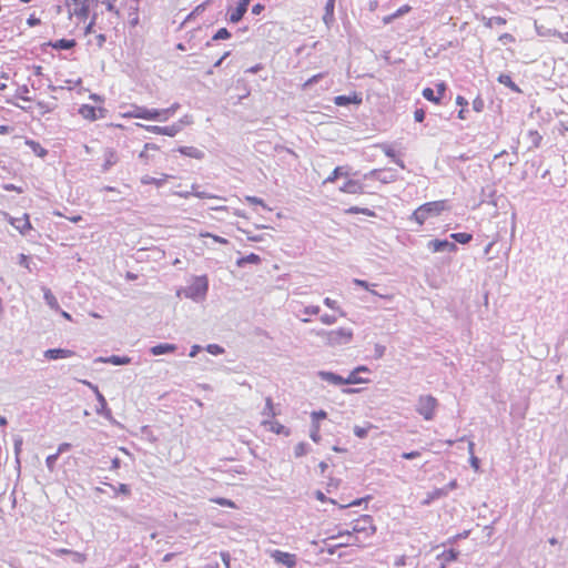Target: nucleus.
I'll return each instance as SVG.
<instances>
[{
	"mask_svg": "<svg viewBox=\"0 0 568 568\" xmlns=\"http://www.w3.org/2000/svg\"><path fill=\"white\" fill-rule=\"evenodd\" d=\"M179 109V104H173L168 109H146L144 106H134L132 111L124 114L126 118L151 120V121H166Z\"/></svg>",
	"mask_w": 568,
	"mask_h": 568,
	"instance_id": "nucleus-1",
	"label": "nucleus"
},
{
	"mask_svg": "<svg viewBox=\"0 0 568 568\" xmlns=\"http://www.w3.org/2000/svg\"><path fill=\"white\" fill-rule=\"evenodd\" d=\"M447 209V201L445 200L427 202L418 206L413 212L412 220L418 223V225H423L427 219L430 216H438Z\"/></svg>",
	"mask_w": 568,
	"mask_h": 568,
	"instance_id": "nucleus-2",
	"label": "nucleus"
},
{
	"mask_svg": "<svg viewBox=\"0 0 568 568\" xmlns=\"http://www.w3.org/2000/svg\"><path fill=\"white\" fill-rule=\"evenodd\" d=\"M99 0H67L65 6L70 18L75 17L81 21H85L89 16L91 8L97 6Z\"/></svg>",
	"mask_w": 568,
	"mask_h": 568,
	"instance_id": "nucleus-3",
	"label": "nucleus"
},
{
	"mask_svg": "<svg viewBox=\"0 0 568 568\" xmlns=\"http://www.w3.org/2000/svg\"><path fill=\"white\" fill-rule=\"evenodd\" d=\"M438 400L432 395L419 396L416 410L425 420H432L435 417Z\"/></svg>",
	"mask_w": 568,
	"mask_h": 568,
	"instance_id": "nucleus-4",
	"label": "nucleus"
},
{
	"mask_svg": "<svg viewBox=\"0 0 568 568\" xmlns=\"http://www.w3.org/2000/svg\"><path fill=\"white\" fill-rule=\"evenodd\" d=\"M322 335L326 339L327 344L332 346L346 344L351 342L353 337L352 331L347 328L332 329L324 332Z\"/></svg>",
	"mask_w": 568,
	"mask_h": 568,
	"instance_id": "nucleus-5",
	"label": "nucleus"
},
{
	"mask_svg": "<svg viewBox=\"0 0 568 568\" xmlns=\"http://www.w3.org/2000/svg\"><path fill=\"white\" fill-rule=\"evenodd\" d=\"M375 527L373 525L372 517L368 515L359 516L353 525L352 531L354 535L358 532H365L366 535H373Z\"/></svg>",
	"mask_w": 568,
	"mask_h": 568,
	"instance_id": "nucleus-6",
	"label": "nucleus"
},
{
	"mask_svg": "<svg viewBox=\"0 0 568 568\" xmlns=\"http://www.w3.org/2000/svg\"><path fill=\"white\" fill-rule=\"evenodd\" d=\"M271 557L274 559L275 562L281 564L287 568H294L297 562L295 554L285 552L277 549L271 552Z\"/></svg>",
	"mask_w": 568,
	"mask_h": 568,
	"instance_id": "nucleus-7",
	"label": "nucleus"
},
{
	"mask_svg": "<svg viewBox=\"0 0 568 568\" xmlns=\"http://www.w3.org/2000/svg\"><path fill=\"white\" fill-rule=\"evenodd\" d=\"M336 539H342V541H337L333 544V547H346L354 546L358 544V538L351 531L339 532L337 536H331L327 540L334 541Z\"/></svg>",
	"mask_w": 568,
	"mask_h": 568,
	"instance_id": "nucleus-8",
	"label": "nucleus"
},
{
	"mask_svg": "<svg viewBox=\"0 0 568 568\" xmlns=\"http://www.w3.org/2000/svg\"><path fill=\"white\" fill-rule=\"evenodd\" d=\"M9 223L18 230L21 234H27L31 229L29 215L24 213L21 217H9Z\"/></svg>",
	"mask_w": 568,
	"mask_h": 568,
	"instance_id": "nucleus-9",
	"label": "nucleus"
},
{
	"mask_svg": "<svg viewBox=\"0 0 568 568\" xmlns=\"http://www.w3.org/2000/svg\"><path fill=\"white\" fill-rule=\"evenodd\" d=\"M80 115L89 121H95L97 119L102 116L103 109L95 108L91 104H82L79 109Z\"/></svg>",
	"mask_w": 568,
	"mask_h": 568,
	"instance_id": "nucleus-10",
	"label": "nucleus"
},
{
	"mask_svg": "<svg viewBox=\"0 0 568 568\" xmlns=\"http://www.w3.org/2000/svg\"><path fill=\"white\" fill-rule=\"evenodd\" d=\"M342 193L346 194H364V185L358 180L347 179L339 187Z\"/></svg>",
	"mask_w": 568,
	"mask_h": 568,
	"instance_id": "nucleus-11",
	"label": "nucleus"
},
{
	"mask_svg": "<svg viewBox=\"0 0 568 568\" xmlns=\"http://www.w3.org/2000/svg\"><path fill=\"white\" fill-rule=\"evenodd\" d=\"M250 0H239L236 8L230 11L229 21L232 23H237L242 20L243 16L247 11V6Z\"/></svg>",
	"mask_w": 568,
	"mask_h": 568,
	"instance_id": "nucleus-12",
	"label": "nucleus"
},
{
	"mask_svg": "<svg viewBox=\"0 0 568 568\" xmlns=\"http://www.w3.org/2000/svg\"><path fill=\"white\" fill-rule=\"evenodd\" d=\"M139 125L142 126V124H139ZM143 128L151 133L168 135V136H174L180 131V128L174 124L170 125V126L143 125Z\"/></svg>",
	"mask_w": 568,
	"mask_h": 568,
	"instance_id": "nucleus-13",
	"label": "nucleus"
},
{
	"mask_svg": "<svg viewBox=\"0 0 568 568\" xmlns=\"http://www.w3.org/2000/svg\"><path fill=\"white\" fill-rule=\"evenodd\" d=\"M262 425L267 428L270 432L276 434V435H290V429L285 427L283 424H281L278 420L273 419H263Z\"/></svg>",
	"mask_w": 568,
	"mask_h": 568,
	"instance_id": "nucleus-14",
	"label": "nucleus"
},
{
	"mask_svg": "<svg viewBox=\"0 0 568 568\" xmlns=\"http://www.w3.org/2000/svg\"><path fill=\"white\" fill-rule=\"evenodd\" d=\"M363 101L361 93L353 92L349 95H337L334 98V103L337 106H344L348 104H361Z\"/></svg>",
	"mask_w": 568,
	"mask_h": 568,
	"instance_id": "nucleus-15",
	"label": "nucleus"
},
{
	"mask_svg": "<svg viewBox=\"0 0 568 568\" xmlns=\"http://www.w3.org/2000/svg\"><path fill=\"white\" fill-rule=\"evenodd\" d=\"M48 359L69 358L74 356V352L65 348H51L44 352Z\"/></svg>",
	"mask_w": 568,
	"mask_h": 568,
	"instance_id": "nucleus-16",
	"label": "nucleus"
},
{
	"mask_svg": "<svg viewBox=\"0 0 568 568\" xmlns=\"http://www.w3.org/2000/svg\"><path fill=\"white\" fill-rule=\"evenodd\" d=\"M349 174L348 166H336L331 174L323 181L324 184L334 183L339 178H347Z\"/></svg>",
	"mask_w": 568,
	"mask_h": 568,
	"instance_id": "nucleus-17",
	"label": "nucleus"
},
{
	"mask_svg": "<svg viewBox=\"0 0 568 568\" xmlns=\"http://www.w3.org/2000/svg\"><path fill=\"white\" fill-rule=\"evenodd\" d=\"M158 151H159V146L156 144L145 143L143 146V150L139 154V158L144 164H149L153 159V155L151 154V152H158Z\"/></svg>",
	"mask_w": 568,
	"mask_h": 568,
	"instance_id": "nucleus-18",
	"label": "nucleus"
},
{
	"mask_svg": "<svg viewBox=\"0 0 568 568\" xmlns=\"http://www.w3.org/2000/svg\"><path fill=\"white\" fill-rule=\"evenodd\" d=\"M49 45L55 50H69L77 45L74 39H60L49 42Z\"/></svg>",
	"mask_w": 568,
	"mask_h": 568,
	"instance_id": "nucleus-19",
	"label": "nucleus"
},
{
	"mask_svg": "<svg viewBox=\"0 0 568 568\" xmlns=\"http://www.w3.org/2000/svg\"><path fill=\"white\" fill-rule=\"evenodd\" d=\"M103 158H104L103 166L105 169L111 168L112 165L116 164L119 161V154L114 149H106L103 153Z\"/></svg>",
	"mask_w": 568,
	"mask_h": 568,
	"instance_id": "nucleus-20",
	"label": "nucleus"
},
{
	"mask_svg": "<svg viewBox=\"0 0 568 568\" xmlns=\"http://www.w3.org/2000/svg\"><path fill=\"white\" fill-rule=\"evenodd\" d=\"M429 247L433 250V252H440L445 248L455 250L456 246L454 243H450L446 240H434L429 242Z\"/></svg>",
	"mask_w": 568,
	"mask_h": 568,
	"instance_id": "nucleus-21",
	"label": "nucleus"
},
{
	"mask_svg": "<svg viewBox=\"0 0 568 568\" xmlns=\"http://www.w3.org/2000/svg\"><path fill=\"white\" fill-rule=\"evenodd\" d=\"M264 419H273L277 415L273 399L271 397L265 398V406L262 412Z\"/></svg>",
	"mask_w": 568,
	"mask_h": 568,
	"instance_id": "nucleus-22",
	"label": "nucleus"
},
{
	"mask_svg": "<svg viewBox=\"0 0 568 568\" xmlns=\"http://www.w3.org/2000/svg\"><path fill=\"white\" fill-rule=\"evenodd\" d=\"M334 9H335V0H327L325 4V13L323 20L325 24H331L334 21Z\"/></svg>",
	"mask_w": 568,
	"mask_h": 568,
	"instance_id": "nucleus-23",
	"label": "nucleus"
},
{
	"mask_svg": "<svg viewBox=\"0 0 568 568\" xmlns=\"http://www.w3.org/2000/svg\"><path fill=\"white\" fill-rule=\"evenodd\" d=\"M168 180V175L166 174H162L161 178L156 179V178H152L150 175H145L141 179V183L144 184V185H156V186H161L164 184V182Z\"/></svg>",
	"mask_w": 568,
	"mask_h": 568,
	"instance_id": "nucleus-24",
	"label": "nucleus"
},
{
	"mask_svg": "<svg viewBox=\"0 0 568 568\" xmlns=\"http://www.w3.org/2000/svg\"><path fill=\"white\" fill-rule=\"evenodd\" d=\"M367 368L365 366L357 367L353 372L349 373L347 378H345V384H358L363 383L364 381L358 377L359 372H366Z\"/></svg>",
	"mask_w": 568,
	"mask_h": 568,
	"instance_id": "nucleus-25",
	"label": "nucleus"
},
{
	"mask_svg": "<svg viewBox=\"0 0 568 568\" xmlns=\"http://www.w3.org/2000/svg\"><path fill=\"white\" fill-rule=\"evenodd\" d=\"M175 351V346L173 344H159L151 348V353L153 355H161L165 353H172Z\"/></svg>",
	"mask_w": 568,
	"mask_h": 568,
	"instance_id": "nucleus-26",
	"label": "nucleus"
},
{
	"mask_svg": "<svg viewBox=\"0 0 568 568\" xmlns=\"http://www.w3.org/2000/svg\"><path fill=\"white\" fill-rule=\"evenodd\" d=\"M43 297L47 302V304L53 308V310H59V303H58V300L57 297L54 296V294L51 292V290L49 288H43Z\"/></svg>",
	"mask_w": 568,
	"mask_h": 568,
	"instance_id": "nucleus-27",
	"label": "nucleus"
},
{
	"mask_svg": "<svg viewBox=\"0 0 568 568\" xmlns=\"http://www.w3.org/2000/svg\"><path fill=\"white\" fill-rule=\"evenodd\" d=\"M498 82L508 87L510 90H513L515 92L520 91L519 88L517 87V84L511 80V77L508 74H505V73L499 74Z\"/></svg>",
	"mask_w": 568,
	"mask_h": 568,
	"instance_id": "nucleus-28",
	"label": "nucleus"
},
{
	"mask_svg": "<svg viewBox=\"0 0 568 568\" xmlns=\"http://www.w3.org/2000/svg\"><path fill=\"white\" fill-rule=\"evenodd\" d=\"M321 375L325 381L331 382L333 384H336V385L345 384V378H343L334 373L326 372V373H322Z\"/></svg>",
	"mask_w": 568,
	"mask_h": 568,
	"instance_id": "nucleus-29",
	"label": "nucleus"
},
{
	"mask_svg": "<svg viewBox=\"0 0 568 568\" xmlns=\"http://www.w3.org/2000/svg\"><path fill=\"white\" fill-rule=\"evenodd\" d=\"M383 152L385 153V155H387L388 158L393 159V161L398 166H400L402 169L405 168L404 162L400 159L396 158V153H395L394 148H392L389 145H385V146H383Z\"/></svg>",
	"mask_w": 568,
	"mask_h": 568,
	"instance_id": "nucleus-30",
	"label": "nucleus"
},
{
	"mask_svg": "<svg viewBox=\"0 0 568 568\" xmlns=\"http://www.w3.org/2000/svg\"><path fill=\"white\" fill-rule=\"evenodd\" d=\"M423 97L435 104H440L442 100L440 97L434 93V90L432 88H425L422 92Z\"/></svg>",
	"mask_w": 568,
	"mask_h": 568,
	"instance_id": "nucleus-31",
	"label": "nucleus"
},
{
	"mask_svg": "<svg viewBox=\"0 0 568 568\" xmlns=\"http://www.w3.org/2000/svg\"><path fill=\"white\" fill-rule=\"evenodd\" d=\"M446 494H447V489H445V488L435 489L434 491H432L427 495V498L425 499L424 504L428 505L430 501L438 499V498L445 496Z\"/></svg>",
	"mask_w": 568,
	"mask_h": 568,
	"instance_id": "nucleus-32",
	"label": "nucleus"
},
{
	"mask_svg": "<svg viewBox=\"0 0 568 568\" xmlns=\"http://www.w3.org/2000/svg\"><path fill=\"white\" fill-rule=\"evenodd\" d=\"M347 214H364L366 216H375V213L367 207L352 206L345 211Z\"/></svg>",
	"mask_w": 568,
	"mask_h": 568,
	"instance_id": "nucleus-33",
	"label": "nucleus"
},
{
	"mask_svg": "<svg viewBox=\"0 0 568 568\" xmlns=\"http://www.w3.org/2000/svg\"><path fill=\"white\" fill-rule=\"evenodd\" d=\"M506 22V19L503 17L484 18V24L487 28H491L494 24L504 26Z\"/></svg>",
	"mask_w": 568,
	"mask_h": 568,
	"instance_id": "nucleus-34",
	"label": "nucleus"
},
{
	"mask_svg": "<svg viewBox=\"0 0 568 568\" xmlns=\"http://www.w3.org/2000/svg\"><path fill=\"white\" fill-rule=\"evenodd\" d=\"M452 239H454L456 242L460 244H467L471 241L473 236L469 233L460 232V233H453Z\"/></svg>",
	"mask_w": 568,
	"mask_h": 568,
	"instance_id": "nucleus-35",
	"label": "nucleus"
},
{
	"mask_svg": "<svg viewBox=\"0 0 568 568\" xmlns=\"http://www.w3.org/2000/svg\"><path fill=\"white\" fill-rule=\"evenodd\" d=\"M212 501L220 506H224V507H229V508H236L235 503L230 499H226V498L216 497V498H213Z\"/></svg>",
	"mask_w": 568,
	"mask_h": 568,
	"instance_id": "nucleus-36",
	"label": "nucleus"
},
{
	"mask_svg": "<svg viewBox=\"0 0 568 568\" xmlns=\"http://www.w3.org/2000/svg\"><path fill=\"white\" fill-rule=\"evenodd\" d=\"M104 362L111 363V364H114V365H124V364H129L130 363V358L129 357L112 356V357L105 359Z\"/></svg>",
	"mask_w": 568,
	"mask_h": 568,
	"instance_id": "nucleus-37",
	"label": "nucleus"
},
{
	"mask_svg": "<svg viewBox=\"0 0 568 568\" xmlns=\"http://www.w3.org/2000/svg\"><path fill=\"white\" fill-rule=\"evenodd\" d=\"M231 37V33L226 28H221L216 31V33L213 36L214 40H224L229 39Z\"/></svg>",
	"mask_w": 568,
	"mask_h": 568,
	"instance_id": "nucleus-38",
	"label": "nucleus"
},
{
	"mask_svg": "<svg viewBox=\"0 0 568 568\" xmlns=\"http://www.w3.org/2000/svg\"><path fill=\"white\" fill-rule=\"evenodd\" d=\"M197 189H199V186H196V185L192 186V194L194 196H196L199 199H213L214 197L213 195H211L206 192H203V191H199Z\"/></svg>",
	"mask_w": 568,
	"mask_h": 568,
	"instance_id": "nucleus-39",
	"label": "nucleus"
},
{
	"mask_svg": "<svg viewBox=\"0 0 568 568\" xmlns=\"http://www.w3.org/2000/svg\"><path fill=\"white\" fill-rule=\"evenodd\" d=\"M529 138L531 139L535 146H539L542 140V136L539 134L538 131H529L528 133Z\"/></svg>",
	"mask_w": 568,
	"mask_h": 568,
	"instance_id": "nucleus-40",
	"label": "nucleus"
},
{
	"mask_svg": "<svg viewBox=\"0 0 568 568\" xmlns=\"http://www.w3.org/2000/svg\"><path fill=\"white\" fill-rule=\"evenodd\" d=\"M381 173H382L381 170H373L369 173L365 174L364 178L365 179H377V180H381L382 182L386 183L387 180L384 179V176H381Z\"/></svg>",
	"mask_w": 568,
	"mask_h": 568,
	"instance_id": "nucleus-41",
	"label": "nucleus"
},
{
	"mask_svg": "<svg viewBox=\"0 0 568 568\" xmlns=\"http://www.w3.org/2000/svg\"><path fill=\"white\" fill-rule=\"evenodd\" d=\"M372 426L369 425L368 427H361V426H355L354 427V434L359 437V438H364L367 436V433H368V429L371 428Z\"/></svg>",
	"mask_w": 568,
	"mask_h": 568,
	"instance_id": "nucleus-42",
	"label": "nucleus"
},
{
	"mask_svg": "<svg viewBox=\"0 0 568 568\" xmlns=\"http://www.w3.org/2000/svg\"><path fill=\"white\" fill-rule=\"evenodd\" d=\"M445 561H453L457 558V552L454 549L446 550L442 554Z\"/></svg>",
	"mask_w": 568,
	"mask_h": 568,
	"instance_id": "nucleus-43",
	"label": "nucleus"
},
{
	"mask_svg": "<svg viewBox=\"0 0 568 568\" xmlns=\"http://www.w3.org/2000/svg\"><path fill=\"white\" fill-rule=\"evenodd\" d=\"M498 40L504 43V44H507V43H515L516 39L513 34L510 33H503L499 36Z\"/></svg>",
	"mask_w": 568,
	"mask_h": 568,
	"instance_id": "nucleus-44",
	"label": "nucleus"
},
{
	"mask_svg": "<svg viewBox=\"0 0 568 568\" xmlns=\"http://www.w3.org/2000/svg\"><path fill=\"white\" fill-rule=\"evenodd\" d=\"M412 10V7L408 6V4H404L402 7H399L395 12H394V16L395 18H399L406 13H408L409 11Z\"/></svg>",
	"mask_w": 568,
	"mask_h": 568,
	"instance_id": "nucleus-45",
	"label": "nucleus"
},
{
	"mask_svg": "<svg viewBox=\"0 0 568 568\" xmlns=\"http://www.w3.org/2000/svg\"><path fill=\"white\" fill-rule=\"evenodd\" d=\"M116 1L118 0H102V3L105 4L108 11H110V12L114 11L118 14L119 11L115 10V6H114Z\"/></svg>",
	"mask_w": 568,
	"mask_h": 568,
	"instance_id": "nucleus-46",
	"label": "nucleus"
},
{
	"mask_svg": "<svg viewBox=\"0 0 568 568\" xmlns=\"http://www.w3.org/2000/svg\"><path fill=\"white\" fill-rule=\"evenodd\" d=\"M324 77L323 73H317V74H314L313 77H311L307 81H305V83L303 84V88H306L315 82H317L320 79H322Z\"/></svg>",
	"mask_w": 568,
	"mask_h": 568,
	"instance_id": "nucleus-47",
	"label": "nucleus"
},
{
	"mask_svg": "<svg viewBox=\"0 0 568 568\" xmlns=\"http://www.w3.org/2000/svg\"><path fill=\"white\" fill-rule=\"evenodd\" d=\"M41 23V20L40 18L36 17L34 14H31L28 19H27V24L29 27H37Z\"/></svg>",
	"mask_w": 568,
	"mask_h": 568,
	"instance_id": "nucleus-48",
	"label": "nucleus"
},
{
	"mask_svg": "<svg viewBox=\"0 0 568 568\" xmlns=\"http://www.w3.org/2000/svg\"><path fill=\"white\" fill-rule=\"evenodd\" d=\"M419 456H420V453L418 450H412V452L402 454V458H404V459H415V458H418Z\"/></svg>",
	"mask_w": 568,
	"mask_h": 568,
	"instance_id": "nucleus-49",
	"label": "nucleus"
},
{
	"mask_svg": "<svg viewBox=\"0 0 568 568\" xmlns=\"http://www.w3.org/2000/svg\"><path fill=\"white\" fill-rule=\"evenodd\" d=\"M414 119L417 122H423L425 119V111L423 109H416L414 112Z\"/></svg>",
	"mask_w": 568,
	"mask_h": 568,
	"instance_id": "nucleus-50",
	"label": "nucleus"
},
{
	"mask_svg": "<svg viewBox=\"0 0 568 568\" xmlns=\"http://www.w3.org/2000/svg\"><path fill=\"white\" fill-rule=\"evenodd\" d=\"M57 458L58 454H53L47 457L45 463L49 469H53Z\"/></svg>",
	"mask_w": 568,
	"mask_h": 568,
	"instance_id": "nucleus-51",
	"label": "nucleus"
},
{
	"mask_svg": "<svg viewBox=\"0 0 568 568\" xmlns=\"http://www.w3.org/2000/svg\"><path fill=\"white\" fill-rule=\"evenodd\" d=\"M2 187L6 191H12V192H17V193H22L23 192L22 187L17 186L14 184H4Z\"/></svg>",
	"mask_w": 568,
	"mask_h": 568,
	"instance_id": "nucleus-52",
	"label": "nucleus"
},
{
	"mask_svg": "<svg viewBox=\"0 0 568 568\" xmlns=\"http://www.w3.org/2000/svg\"><path fill=\"white\" fill-rule=\"evenodd\" d=\"M326 412L324 410H318V412H313L312 413V417L314 419V422H318L320 419H324L326 418Z\"/></svg>",
	"mask_w": 568,
	"mask_h": 568,
	"instance_id": "nucleus-53",
	"label": "nucleus"
},
{
	"mask_svg": "<svg viewBox=\"0 0 568 568\" xmlns=\"http://www.w3.org/2000/svg\"><path fill=\"white\" fill-rule=\"evenodd\" d=\"M116 493H120L122 495H130L131 490H130V487L125 484H120L118 489H116Z\"/></svg>",
	"mask_w": 568,
	"mask_h": 568,
	"instance_id": "nucleus-54",
	"label": "nucleus"
},
{
	"mask_svg": "<svg viewBox=\"0 0 568 568\" xmlns=\"http://www.w3.org/2000/svg\"><path fill=\"white\" fill-rule=\"evenodd\" d=\"M246 202L254 204V205H263V200L256 196H246Z\"/></svg>",
	"mask_w": 568,
	"mask_h": 568,
	"instance_id": "nucleus-55",
	"label": "nucleus"
},
{
	"mask_svg": "<svg viewBox=\"0 0 568 568\" xmlns=\"http://www.w3.org/2000/svg\"><path fill=\"white\" fill-rule=\"evenodd\" d=\"M201 236H210L212 237L215 242L217 243H221V244H225L227 241L221 236H217V235H212L210 233H201L200 234Z\"/></svg>",
	"mask_w": 568,
	"mask_h": 568,
	"instance_id": "nucleus-56",
	"label": "nucleus"
},
{
	"mask_svg": "<svg viewBox=\"0 0 568 568\" xmlns=\"http://www.w3.org/2000/svg\"><path fill=\"white\" fill-rule=\"evenodd\" d=\"M436 88H437V95L440 97V100H442L446 92V84L444 82H440L436 85Z\"/></svg>",
	"mask_w": 568,
	"mask_h": 568,
	"instance_id": "nucleus-57",
	"label": "nucleus"
},
{
	"mask_svg": "<svg viewBox=\"0 0 568 568\" xmlns=\"http://www.w3.org/2000/svg\"><path fill=\"white\" fill-rule=\"evenodd\" d=\"M305 453V444L301 443L295 447V455L302 456Z\"/></svg>",
	"mask_w": 568,
	"mask_h": 568,
	"instance_id": "nucleus-58",
	"label": "nucleus"
},
{
	"mask_svg": "<svg viewBox=\"0 0 568 568\" xmlns=\"http://www.w3.org/2000/svg\"><path fill=\"white\" fill-rule=\"evenodd\" d=\"M394 13L383 17L382 21L384 24H389L393 20H395Z\"/></svg>",
	"mask_w": 568,
	"mask_h": 568,
	"instance_id": "nucleus-59",
	"label": "nucleus"
},
{
	"mask_svg": "<svg viewBox=\"0 0 568 568\" xmlns=\"http://www.w3.org/2000/svg\"><path fill=\"white\" fill-rule=\"evenodd\" d=\"M221 557L226 568H230V555L227 552H222Z\"/></svg>",
	"mask_w": 568,
	"mask_h": 568,
	"instance_id": "nucleus-60",
	"label": "nucleus"
},
{
	"mask_svg": "<svg viewBox=\"0 0 568 568\" xmlns=\"http://www.w3.org/2000/svg\"><path fill=\"white\" fill-rule=\"evenodd\" d=\"M263 9H264V7L260 3H257V4L253 6L252 13L260 14Z\"/></svg>",
	"mask_w": 568,
	"mask_h": 568,
	"instance_id": "nucleus-61",
	"label": "nucleus"
},
{
	"mask_svg": "<svg viewBox=\"0 0 568 568\" xmlns=\"http://www.w3.org/2000/svg\"><path fill=\"white\" fill-rule=\"evenodd\" d=\"M355 284L364 287L365 290L369 291V285L367 282L363 281V280H355Z\"/></svg>",
	"mask_w": 568,
	"mask_h": 568,
	"instance_id": "nucleus-62",
	"label": "nucleus"
},
{
	"mask_svg": "<svg viewBox=\"0 0 568 568\" xmlns=\"http://www.w3.org/2000/svg\"><path fill=\"white\" fill-rule=\"evenodd\" d=\"M97 41H98V47L101 48L104 44V42H105V36L104 34H99L97 37Z\"/></svg>",
	"mask_w": 568,
	"mask_h": 568,
	"instance_id": "nucleus-63",
	"label": "nucleus"
},
{
	"mask_svg": "<svg viewBox=\"0 0 568 568\" xmlns=\"http://www.w3.org/2000/svg\"><path fill=\"white\" fill-rule=\"evenodd\" d=\"M318 430H320V427L318 425H316L315 429L313 430L311 437L313 440L317 442L318 440Z\"/></svg>",
	"mask_w": 568,
	"mask_h": 568,
	"instance_id": "nucleus-64",
	"label": "nucleus"
}]
</instances>
